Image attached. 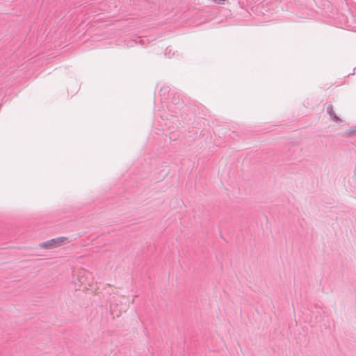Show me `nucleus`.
I'll return each mask as SVG.
<instances>
[{
  "label": "nucleus",
  "instance_id": "2",
  "mask_svg": "<svg viewBox=\"0 0 356 356\" xmlns=\"http://www.w3.org/2000/svg\"><path fill=\"white\" fill-rule=\"evenodd\" d=\"M327 113L330 116L331 120L335 122H341V119L335 114L332 104H330L326 108Z\"/></svg>",
  "mask_w": 356,
  "mask_h": 356
},
{
  "label": "nucleus",
  "instance_id": "4",
  "mask_svg": "<svg viewBox=\"0 0 356 356\" xmlns=\"http://www.w3.org/2000/svg\"><path fill=\"white\" fill-rule=\"evenodd\" d=\"M356 133V127H350L349 129H348V134L352 135V134H354Z\"/></svg>",
  "mask_w": 356,
  "mask_h": 356
},
{
  "label": "nucleus",
  "instance_id": "3",
  "mask_svg": "<svg viewBox=\"0 0 356 356\" xmlns=\"http://www.w3.org/2000/svg\"><path fill=\"white\" fill-rule=\"evenodd\" d=\"M56 240L57 241L58 246H60L63 244L68 243L67 238L65 237V236H60V237L56 238Z\"/></svg>",
  "mask_w": 356,
  "mask_h": 356
},
{
  "label": "nucleus",
  "instance_id": "1",
  "mask_svg": "<svg viewBox=\"0 0 356 356\" xmlns=\"http://www.w3.org/2000/svg\"><path fill=\"white\" fill-rule=\"evenodd\" d=\"M39 246L44 249H52L58 247V245L55 238L40 243Z\"/></svg>",
  "mask_w": 356,
  "mask_h": 356
}]
</instances>
